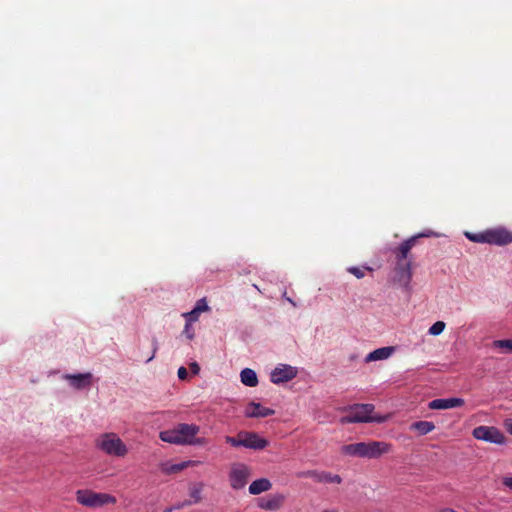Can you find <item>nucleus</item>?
<instances>
[{"instance_id": "nucleus-8", "label": "nucleus", "mask_w": 512, "mask_h": 512, "mask_svg": "<svg viewBox=\"0 0 512 512\" xmlns=\"http://www.w3.org/2000/svg\"><path fill=\"white\" fill-rule=\"evenodd\" d=\"M298 369L288 364H278L270 373V381L274 384L286 383L294 379Z\"/></svg>"}, {"instance_id": "nucleus-22", "label": "nucleus", "mask_w": 512, "mask_h": 512, "mask_svg": "<svg viewBox=\"0 0 512 512\" xmlns=\"http://www.w3.org/2000/svg\"><path fill=\"white\" fill-rule=\"evenodd\" d=\"M159 438L163 442H167V443L175 444V445H179V442H180L178 439L176 426L173 429L161 431L159 433Z\"/></svg>"}, {"instance_id": "nucleus-17", "label": "nucleus", "mask_w": 512, "mask_h": 512, "mask_svg": "<svg viewBox=\"0 0 512 512\" xmlns=\"http://www.w3.org/2000/svg\"><path fill=\"white\" fill-rule=\"evenodd\" d=\"M197 463H198L197 461H191V460L184 461V462L177 463V464H174L171 462H165L160 465V469L165 474H176L185 468L196 465Z\"/></svg>"}, {"instance_id": "nucleus-7", "label": "nucleus", "mask_w": 512, "mask_h": 512, "mask_svg": "<svg viewBox=\"0 0 512 512\" xmlns=\"http://www.w3.org/2000/svg\"><path fill=\"white\" fill-rule=\"evenodd\" d=\"M251 476V469L244 463H233L230 468L229 480L233 489H242Z\"/></svg>"}, {"instance_id": "nucleus-27", "label": "nucleus", "mask_w": 512, "mask_h": 512, "mask_svg": "<svg viewBox=\"0 0 512 512\" xmlns=\"http://www.w3.org/2000/svg\"><path fill=\"white\" fill-rule=\"evenodd\" d=\"M194 309H196L199 313L210 311V307L207 304L206 298L199 299L196 302Z\"/></svg>"}, {"instance_id": "nucleus-12", "label": "nucleus", "mask_w": 512, "mask_h": 512, "mask_svg": "<svg viewBox=\"0 0 512 512\" xmlns=\"http://www.w3.org/2000/svg\"><path fill=\"white\" fill-rule=\"evenodd\" d=\"M242 437L243 447L255 450L264 449L268 445V441L261 438L257 433L242 431L239 433Z\"/></svg>"}, {"instance_id": "nucleus-18", "label": "nucleus", "mask_w": 512, "mask_h": 512, "mask_svg": "<svg viewBox=\"0 0 512 512\" xmlns=\"http://www.w3.org/2000/svg\"><path fill=\"white\" fill-rule=\"evenodd\" d=\"M272 487V483L267 478H260L253 481L249 486V493L252 495H259L263 492L269 491Z\"/></svg>"}, {"instance_id": "nucleus-14", "label": "nucleus", "mask_w": 512, "mask_h": 512, "mask_svg": "<svg viewBox=\"0 0 512 512\" xmlns=\"http://www.w3.org/2000/svg\"><path fill=\"white\" fill-rule=\"evenodd\" d=\"M465 403L464 399L462 398H441V399H434L432 400L428 406L432 410H445V409H451L456 407H461Z\"/></svg>"}, {"instance_id": "nucleus-25", "label": "nucleus", "mask_w": 512, "mask_h": 512, "mask_svg": "<svg viewBox=\"0 0 512 512\" xmlns=\"http://www.w3.org/2000/svg\"><path fill=\"white\" fill-rule=\"evenodd\" d=\"M465 235H466V237L469 240H471L473 242H476V243H487V233H486V231L481 232V233H477V234L466 232Z\"/></svg>"}, {"instance_id": "nucleus-29", "label": "nucleus", "mask_w": 512, "mask_h": 512, "mask_svg": "<svg viewBox=\"0 0 512 512\" xmlns=\"http://www.w3.org/2000/svg\"><path fill=\"white\" fill-rule=\"evenodd\" d=\"M365 270H371L368 267L359 268V267H349L348 272L353 274L356 278L361 279L365 276Z\"/></svg>"}, {"instance_id": "nucleus-31", "label": "nucleus", "mask_w": 512, "mask_h": 512, "mask_svg": "<svg viewBox=\"0 0 512 512\" xmlns=\"http://www.w3.org/2000/svg\"><path fill=\"white\" fill-rule=\"evenodd\" d=\"M225 441L233 447L243 446L242 437H239V434L237 437L226 436Z\"/></svg>"}, {"instance_id": "nucleus-38", "label": "nucleus", "mask_w": 512, "mask_h": 512, "mask_svg": "<svg viewBox=\"0 0 512 512\" xmlns=\"http://www.w3.org/2000/svg\"><path fill=\"white\" fill-rule=\"evenodd\" d=\"M322 512H338L337 509H324Z\"/></svg>"}, {"instance_id": "nucleus-15", "label": "nucleus", "mask_w": 512, "mask_h": 512, "mask_svg": "<svg viewBox=\"0 0 512 512\" xmlns=\"http://www.w3.org/2000/svg\"><path fill=\"white\" fill-rule=\"evenodd\" d=\"M275 411L273 409L262 406L259 403L251 402L245 411V415L250 418L267 417L273 415Z\"/></svg>"}, {"instance_id": "nucleus-35", "label": "nucleus", "mask_w": 512, "mask_h": 512, "mask_svg": "<svg viewBox=\"0 0 512 512\" xmlns=\"http://www.w3.org/2000/svg\"><path fill=\"white\" fill-rule=\"evenodd\" d=\"M502 483L505 487L509 488L510 490H512V477L510 476H505L502 478Z\"/></svg>"}, {"instance_id": "nucleus-26", "label": "nucleus", "mask_w": 512, "mask_h": 512, "mask_svg": "<svg viewBox=\"0 0 512 512\" xmlns=\"http://www.w3.org/2000/svg\"><path fill=\"white\" fill-rule=\"evenodd\" d=\"M446 327V324L443 321L435 322L428 330V333L433 336L440 335Z\"/></svg>"}, {"instance_id": "nucleus-32", "label": "nucleus", "mask_w": 512, "mask_h": 512, "mask_svg": "<svg viewBox=\"0 0 512 512\" xmlns=\"http://www.w3.org/2000/svg\"><path fill=\"white\" fill-rule=\"evenodd\" d=\"M191 324L192 323H189V322L186 321V324H185V327H184V331H183L189 339H193L194 338V332L192 330Z\"/></svg>"}, {"instance_id": "nucleus-23", "label": "nucleus", "mask_w": 512, "mask_h": 512, "mask_svg": "<svg viewBox=\"0 0 512 512\" xmlns=\"http://www.w3.org/2000/svg\"><path fill=\"white\" fill-rule=\"evenodd\" d=\"M417 237H411L405 242H403L399 247V260L406 259L409 251L415 245Z\"/></svg>"}, {"instance_id": "nucleus-33", "label": "nucleus", "mask_w": 512, "mask_h": 512, "mask_svg": "<svg viewBox=\"0 0 512 512\" xmlns=\"http://www.w3.org/2000/svg\"><path fill=\"white\" fill-rule=\"evenodd\" d=\"M178 378L180 380H186L188 378V372L185 367H180L177 372Z\"/></svg>"}, {"instance_id": "nucleus-13", "label": "nucleus", "mask_w": 512, "mask_h": 512, "mask_svg": "<svg viewBox=\"0 0 512 512\" xmlns=\"http://www.w3.org/2000/svg\"><path fill=\"white\" fill-rule=\"evenodd\" d=\"M285 502V496L280 493L271 494L259 499L258 507L267 511L279 510Z\"/></svg>"}, {"instance_id": "nucleus-2", "label": "nucleus", "mask_w": 512, "mask_h": 512, "mask_svg": "<svg viewBox=\"0 0 512 512\" xmlns=\"http://www.w3.org/2000/svg\"><path fill=\"white\" fill-rule=\"evenodd\" d=\"M392 445L384 441L359 442L344 445L341 452L345 455L362 458H379L391 452Z\"/></svg>"}, {"instance_id": "nucleus-4", "label": "nucleus", "mask_w": 512, "mask_h": 512, "mask_svg": "<svg viewBox=\"0 0 512 512\" xmlns=\"http://www.w3.org/2000/svg\"><path fill=\"white\" fill-rule=\"evenodd\" d=\"M76 501L84 507L98 509L117 502L115 496L109 493L95 492L90 489H79L75 493Z\"/></svg>"}, {"instance_id": "nucleus-24", "label": "nucleus", "mask_w": 512, "mask_h": 512, "mask_svg": "<svg viewBox=\"0 0 512 512\" xmlns=\"http://www.w3.org/2000/svg\"><path fill=\"white\" fill-rule=\"evenodd\" d=\"M493 346L502 349L504 352L512 353V340L510 339L496 340L493 342Z\"/></svg>"}, {"instance_id": "nucleus-34", "label": "nucleus", "mask_w": 512, "mask_h": 512, "mask_svg": "<svg viewBox=\"0 0 512 512\" xmlns=\"http://www.w3.org/2000/svg\"><path fill=\"white\" fill-rule=\"evenodd\" d=\"M503 426L507 430V432L512 435V418L505 419L503 422Z\"/></svg>"}, {"instance_id": "nucleus-9", "label": "nucleus", "mask_w": 512, "mask_h": 512, "mask_svg": "<svg viewBox=\"0 0 512 512\" xmlns=\"http://www.w3.org/2000/svg\"><path fill=\"white\" fill-rule=\"evenodd\" d=\"M299 478H311L317 483H329V484H340L342 483V478L338 474H333L327 471H318V470H307L303 472H299L297 474Z\"/></svg>"}, {"instance_id": "nucleus-30", "label": "nucleus", "mask_w": 512, "mask_h": 512, "mask_svg": "<svg viewBox=\"0 0 512 512\" xmlns=\"http://www.w3.org/2000/svg\"><path fill=\"white\" fill-rule=\"evenodd\" d=\"M201 313H199L196 309H192L189 312L183 313V317L186 318V321L189 323L196 322L199 319Z\"/></svg>"}, {"instance_id": "nucleus-3", "label": "nucleus", "mask_w": 512, "mask_h": 512, "mask_svg": "<svg viewBox=\"0 0 512 512\" xmlns=\"http://www.w3.org/2000/svg\"><path fill=\"white\" fill-rule=\"evenodd\" d=\"M373 411L374 406L371 404H356L347 408L348 414L340 418V423H383L387 420V416L373 415Z\"/></svg>"}, {"instance_id": "nucleus-21", "label": "nucleus", "mask_w": 512, "mask_h": 512, "mask_svg": "<svg viewBox=\"0 0 512 512\" xmlns=\"http://www.w3.org/2000/svg\"><path fill=\"white\" fill-rule=\"evenodd\" d=\"M410 428L417 431L420 435H426L435 429V425L430 421H418L413 423Z\"/></svg>"}, {"instance_id": "nucleus-20", "label": "nucleus", "mask_w": 512, "mask_h": 512, "mask_svg": "<svg viewBox=\"0 0 512 512\" xmlns=\"http://www.w3.org/2000/svg\"><path fill=\"white\" fill-rule=\"evenodd\" d=\"M241 382L248 387H255L258 384V378L254 370L245 368L240 373Z\"/></svg>"}, {"instance_id": "nucleus-5", "label": "nucleus", "mask_w": 512, "mask_h": 512, "mask_svg": "<svg viewBox=\"0 0 512 512\" xmlns=\"http://www.w3.org/2000/svg\"><path fill=\"white\" fill-rule=\"evenodd\" d=\"M179 445H199L207 443L205 438H198L200 427L195 424L179 423L176 425Z\"/></svg>"}, {"instance_id": "nucleus-19", "label": "nucleus", "mask_w": 512, "mask_h": 512, "mask_svg": "<svg viewBox=\"0 0 512 512\" xmlns=\"http://www.w3.org/2000/svg\"><path fill=\"white\" fill-rule=\"evenodd\" d=\"M397 270H398V274H399V278H398L399 283L403 287L407 288L409 286V284H410L411 277H412L411 264L410 263H406L403 266H399L397 268Z\"/></svg>"}, {"instance_id": "nucleus-36", "label": "nucleus", "mask_w": 512, "mask_h": 512, "mask_svg": "<svg viewBox=\"0 0 512 512\" xmlns=\"http://www.w3.org/2000/svg\"><path fill=\"white\" fill-rule=\"evenodd\" d=\"M190 369L194 375H197L200 371V366L196 362L190 364Z\"/></svg>"}, {"instance_id": "nucleus-11", "label": "nucleus", "mask_w": 512, "mask_h": 512, "mask_svg": "<svg viewBox=\"0 0 512 512\" xmlns=\"http://www.w3.org/2000/svg\"><path fill=\"white\" fill-rule=\"evenodd\" d=\"M487 243L494 245H506L512 242V233L503 228L486 230Z\"/></svg>"}, {"instance_id": "nucleus-6", "label": "nucleus", "mask_w": 512, "mask_h": 512, "mask_svg": "<svg viewBox=\"0 0 512 512\" xmlns=\"http://www.w3.org/2000/svg\"><path fill=\"white\" fill-rule=\"evenodd\" d=\"M472 435L477 440L492 444L504 445L506 443V436L494 426H478L473 429Z\"/></svg>"}, {"instance_id": "nucleus-16", "label": "nucleus", "mask_w": 512, "mask_h": 512, "mask_svg": "<svg viewBox=\"0 0 512 512\" xmlns=\"http://www.w3.org/2000/svg\"><path fill=\"white\" fill-rule=\"evenodd\" d=\"M394 351L395 348L392 346L378 348L366 355L365 362L369 363L373 361L386 360L392 356Z\"/></svg>"}, {"instance_id": "nucleus-28", "label": "nucleus", "mask_w": 512, "mask_h": 512, "mask_svg": "<svg viewBox=\"0 0 512 512\" xmlns=\"http://www.w3.org/2000/svg\"><path fill=\"white\" fill-rule=\"evenodd\" d=\"M201 492H202V485L198 484L191 488L190 490V496L194 499V502L197 503L201 500Z\"/></svg>"}, {"instance_id": "nucleus-10", "label": "nucleus", "mask_w": 512, "mask_h": 512, "mask_svg": "<svg viewBox=\"0 0 512 512\" xmlns=\"http://www.w3.org/2000/svg\"><path fill=\"white\" fill-rule=\"evenodd\" d=\"M62 378L66 380L72 388L81 390L91 386L93 376L90 372H87L78 374H65L62 376Z\"/></svg>"}, {"instance_id": "nucleus-41", "label": "nucleus", "mask_w": 512, "mask_h": 512, "mask_svg": "<svg viewBox=\"0 0 512 512\" xmlns=\"http://www.w3.org/2000/svg\"><path fill=\"white\" fill-rule=\"evenodd\" d=\"M288 301H289L290 303H292L293 305H295V304H294V302L292 301V299H288Z\"/></svg>"}, {"instance_id": "nucleus-37", "label": "nucleus", "mask_w": 512, "mask_h": 512, "mask_svg": "<svg viewBox=\"0 0 512 512\" xmlns=\"http://www.w3.org/2000/svg\"><path fill=\"white\" fill-rule=\"evenodd\" d=\"M436 234L432 231H427L425 233H421L419 235H417L416 237H430V236H435Z\"/></svg>"}, {"instance_id": "nucleus-1", "label": "nucleus", "mask_w": 512, "mask_h": 512, "mask_svg": "<svg viewBox=\"0 0 512 512\" xmlns=\"http://www.w3.org/2000/svg\"><path fill=\"white\" fill-rule=\"evenodd\" d=\"M94 447L109 457L125 458L129 454L128 445L115 432H102L97 435L94 440Z\"/></svg>"}, {"instance_id": "nucleus-39", "label": "nucleus", "mask_w": 512, "mask_h": 512, "mask_svg": "<svg viewBox=\"0 0 512 512\" xmlns=\"http://www.w3.org/2000/svg\"><path fill=\"white\" fill-rule=\"evenodd\" d=\"M172 508H167L166 510H164V512H172Z\"/></svg>"}, {"instance_id": "nucleus-40", "label": "nucleus", "mask_w": 512, "mask_h": 512, "mask_svg": "<svg viewBox=\"0 0 512 512\" xmlns=\"http://www.w3.org/2000/svg\"><path fill=\"white\" fill-rule=\"evenodd\" d=\"M253 287H254L255 289H257L258 291H260L259 287H258L256 284H254V285H253Z\"/></svg>"}]
</instances>
